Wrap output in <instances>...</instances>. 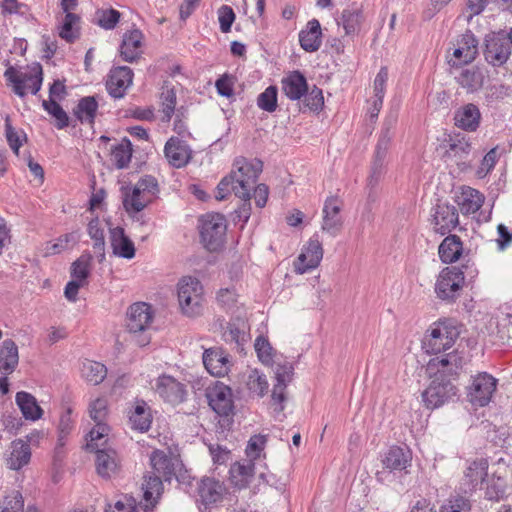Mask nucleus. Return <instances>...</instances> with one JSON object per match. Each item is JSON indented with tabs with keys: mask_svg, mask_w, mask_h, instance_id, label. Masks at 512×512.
Here are the masks:
<instances>
[{
	"mask_svg": "<svg viewBox=\"0 0 512 512\" xmlns=\"http://www.w3.org/2000/svg\"><path fill=\"white\" fill-rule=\"evenodd\" d=\"M262 169L263 163L258 159L236 158L230 174L224 177L217 186V200H223L231 193L243 200L242 205L235 211L236 217L243 223H246L250 218V191Z\"/></svg>",
	"mask_w": 512,
	"mask_h": 512,
	"instance_id": "f257e3e1",
	"label": "nucleus"
},
{
	"mask_svg": "<svg viewBox=\"0 0 512 512\" xmlns=\"http://www.w3.org/2000/svg\"><path fill=\"white\" fill-rule=\"evenodd\" d=\"M463 359L456 353H447L442 358L431 359L428 363L430 372L437 370L434 379L422 393L425 405L430 409L438 408L452 401L457 396V388L446 380L445 376L454 375L462 367Z\"/></svg>",
	"mask_w": 512,
	"mask_h": 512,
	"instance_id": "f03ea898",
	"label": "nucleus"
},
{
	"mask_svg": "<svg viewBox=\"0 0 512 512\" xmlns=\"http://www.w3.org/2000/svg\"><path fill=\"white\" fill-rule=\"evenodd\" d=\"M153 319V309L145 302L134 303L128 308L126 328L138 346L144 347L150 343Z\"/></svg>",
	"mask_w": 512,
	"mask_h": 512,
	"instance_id": "7ed1b4c3",
	"label": "nucleus"
},
{
	"mask_svg": "<svg viewBox=\"0 0 512 512\" xmlns=\"http://www.w3.org/2000/svg\"><path fill=\"white\" fill-rule=\"evenodd\" d=\"M459 335L460 331L453 320H440L427 330L423 347L429 354L446 352L453 347Z\"/></svg>",
	"mask_w": 512,
	"mask_h": 512,
	"instance_id": "20e7f679",
	"label": "nucleus"
},
{
	"mask_svg": "<svg viewBox=\"0 0 512 512\" xmlns=\"http://www.w3.org/2000/svg\"><path fill=\"white\" fill-rule=\"evenodd\" d=\"M178 302L181 312L187 317H197L204 309L203 286L194 277L186 276L177 285Z\"/></svg>",
	"mask_w": 512,
	"mask_h": 512,
	"instance_id": "39448f33",
	"label": "nucleus"
},
{
	"mask_svg": "<svg viewBox=\"0 0 512 512\" xmlns=\"http://www.w3.org/2000/svg\"><path fill=\"white\" fill-rule=\"evenodd\" d=\"M463 269L467 271L469 267L467 265L462 266V268L451 266L441 270L434 287L440 300L451 303L460 296L465 285V271Z\"/></svg>",
	"mask_w": 512,
	"mask_h": 512,
	"instance_id": "423d86ee",
	"label": "nucleus"
},
{
	"mask_svg": "<svg viewBox=\"0 0 512 512\" xmlns=\"http://www.w3.org/2000/svg\"><path fill=\"white\" fill-rule=\"evenodd\" d=\"M199 233L204 247L213 252L224 243L226 220L219 213H208L199 218Z\"/></svg>",
	"mask_w": 512,
	"mask_h": 512,
	"instance_id": "0eeeda50",
	"label": "nucleus"
},
{
	"mask_svg": "<svg viewBox=\"0 0 512 512\" xmlns=\"http://www.w3.org/2000/svg\"><path fill=\"white\" fill-rule=\"evenodd\" d=\"M159 191L157 180L151 175L142 177L132 188L131 193L126 192L123 206L130 213L142 211Z\"/></svg>",
	"mask_w": 512,
	"mask_h": 512,
	"instance_id": "6e6552de",
	"label": "nucleus"
},
{
	"mask_svg": "<svg viewBox=\"0 0 512 512\" xmlns=\"http://www.w3.org/2000/svg\"><path fill=\"white\" fill-rule=\"evenodd\" d=\"M511 39L507 32L499 31L488 34L485 39L484 57L493 66H501L511 55Z\"/></svg>",
	"mask_w": 512,
	"mask_h": 512,
	"instance_id": "1a4fd4ad",
	"label": "nucleus"
},
{
	"mask_svg": "<svg viewBox=\"0 0 512 512\" xmlns=\"http://www.w3.org/2000/svg\"><path fill=\"white\" fill-rule=\"evenodd\" d=\"M4 76L6 80L12 84L13 91L19 97L26 95V90H30L32 94L38 93L41 89L43 77L42 68L37 65L32 72L22 73L17 71L14 67H9Z\"/></svg>",
	"mask_w": 512,
	"mask_h": 512,
	"instance_id": "9d476101",
	"label": "nucleus"
},
{
	"mask_svg": "<svg viewBox=\"0 0 512 512\" xmlns=\"http://www.w3.org/2000/svg\"><path fill=\"white\" fill-rule=\"evenodd\" d=\"M39 433H30L26 436V441L22 439L14 440L4 454L6 466L11 470H20L26 466L31 459L30 443H35L39 439Z\"/></svg>",
	"mask_w": 512,
	"mask_h": 512,
	"instance_id": "9b49d317",
	"label": "nucleus"
},
{
	"mask_svg": "<svg viewBox=\"0 0 512 512\" xmlns=\"http://www.w3.org/2000/svg\"><path fill=\"white\" fill-rule=\"evenodd\" d=\"M496 379L487 373L478 374L469 387V401L479 407L486 406L496 390Z\"/></svg>",
	"mask_w": 512,
	"mask_h": 512,
	"instance_id": "f8f14e48",
	"label": "nucleus"
},
{
	"mask_svg": "<svg viewBox=\"0 0 512 512\" xmlns=\"http://www.w3.org/2000/svg\"><path fill=\"white\" fill-rule=\"evenodd\" d=\"M323 258V247L317 236L312 237L294 261V271L304 274L318 267Z\"/></svg>",
	"mask_w": 512,
	"mask_h": 512,
	"instance_id": "ddd939ff",
	"label": "nucleus"
},
{
	"mask_svg": "<svg viewBox=\"0 0 512 512\" xmlns=\"http://www.w3.org/2000/svg\"><path fill=\"white\" fill-rule=\"evenodd\" d=\"M432 224L434 231L445 235L459 224L458 210L454 205L439 203L433 209Z\"/></svg>",
	"mask_w": 512,
	"mask_h": 512,
	"instance_id": "4468645a",
	"label": "nucleus"
},
{
	"mask_svg": "<svg viewBox=\"0 0 512 512\" xmlns=\"http://www.w3.org/2000/svg\"><path fill=\"white\" fill-rule=\"evenodd\" d=\"M477 54L478 41L471 31H467L457 41V48L453 52V58L448 63L452 67L469 64L475 60Z\"/></svg>",
	"mask_w": 512,
	"mask_h": 512,
	"instance_id": "2eb2a0df",
	"label": "nucleus"
},
{
	"mask_svg": "<svg viewBox=\"0 0 512 512\" xmlns=\"http://www.w3.org/2000/svg\"><path fill=\"white\" fill-rule=\"evenodd\" d=\"M209 406L220 416H229L234 408L231 389L224 384H216L206 393Z\"/></svg>",
	"mask_w": 512,
	"mask_h": 512,
	"instance_id": "dca6fc26",
	"label": "nucleus"
},
{
	"mask_svg": "<svg viewBox=\"0 0 512 512\" xmlns=\"http://www.w3.org/2000/svg\"><path fill=\"white\" fill-rule=\"evenodd\" d=\"M155 391L166 402L179 404L186 396L185 385L169 375H162L156 380Z\"/></svg>",
	"mask_w": 512,
	"mask_h": 512,
	"instance_id": "f3484780",
	"label": "nucleus"
},
{
	"mask_svg": "<svg viewBox=\"0 0 512 512\" xmlns=\"http://www.w3.org/2000/svg\"><path fill=\"white\" fill-rule=\"evenodd\" d=\"M341 209L342 201L338 197L331 196L326 199L323 207L322 230L331 236H336L342 229Z\"/></svg>",
	"mask_w": 512,
	"mask_h": 512,
	"instance_id": "a211bd4d",
	"label": "nucleus"
},
{
	"mask_svg": "<svg viewBox=\"0 0 512 512\" xmlns=\"http://www.w3.org/2000/svg\"><path fill=\"white\" fill-rule=\"evenodd\" d=\"M133 81V71L127 66H120L111 69L106 88L108 93L115 99L122 98Z\"/></svg>",
	"mask_w": 512,
	"mask_h": 512,
	"instance_id": "6ab92c4d",
	"label": "nucleus"
},
{
	"mask_svg": "<svg viewBox=\"0 0 512 512\" xmlns=\"http://www.w3.org/2000/svg\"><path fill=\"white\" fill-rule=\"evenodd\" d=\"M152 473L160 476L165 481H170L176 476L179 460L163 450H155L150 456Z\"/></svg>",
	"mask_w": 512,
	"mask_h": 512,
	"instance_id": "aec40b11",
	"label": "nucleus"
},
{
	"mask_svg": "<svg viewBox=\"0 0 512 512\" xmlns=\"http://www.w3.org/2000/svg\"><path fill=\"white\" fill-rule=\"evenodd\" d=\"M203 364L216 377H223L230 370L229 356L221 348L206 349L203 353Z\"/></svg>",
	"mask_w": 512,
	"mask_h": 512,
	"instance_id": "412c9836",
	"label": "nucleus"
},
{
	"mask_svg": "<svg viewBox=\"0 0 512 512\" xmlns=\"http://www.w3.org/2000/svg\"><path fill=\"white\" fill-rule=\"evenodd\" d=\"M164 153L169 164L175 168L184 167L191 159L190 147L178 137H171L166 142Z\"/></svg>",
	"mask_w": 512,
	"mask_h": 512,
	"instance_id": "4be33fe9",
	"label": "nucleus"
},
{
	"mask_svg": "<svg viewBox=\"0 0 512 512\" xmlns=\"http://www.w3.org/2000/svg\"><path fill=\"white\" fill-rule=\"evenodd\" d=\"M197 492L201 503L207 506L222 500L225 487L219 480L205 477L198 483Z\"/></svg>",
	"mask_w": 512,
	"mask_h": 512,
	"instance_id": "5701e85b",
	"label": "nucleus"
},
{
	"mask_svg": "<svg viewBox=\"0 0 512 512\" xmlns=\"http://www.w3.org/2000/svg\"><path fill=\"white\" fill-rule=\"evenodd\" d=\"M481 113L479 108L472 104H466L455 111V125L465 131L474 132L479 127Z\"/></svg>",
	"mask_w": 512,
	"mask_h": 512,
	"instance_id": "b1692460",
	"label": "nucleus"
},
{
	"mask_svg": "<svg viewBox=\"0 0 512 512\" xmlns=\"http://www.w3.org/2000/svg\"><path fill=\"white\" fill-rule=\"evenodd\" d=\"M364 20L363 8L351 5L342 11L337 24L343 27L346 36H352L360 31Z\"/></svg>",
	"mask_w": 512,
	"mask_h": 512,
	"instance_id": "393cba45",
	"label": "nucleus"
},
{
	"mask_svg": "<svg viewBox=\"0 0 512 512\" xmlns=\"http://www.w3.org/2000/svg\"><path fill=\"white\" fill-rule=\"evenodd\" d=\"M110 244L113 254L118 257L132 259L135 256L134 243L121 227L110 229Z\"/></svg>",
	"mask_w": 512,
	"mask_h": 512,
	"instance_id": "a878e982",
	"label": "nucleus"
},
{
	"mask_svg": "<svg viewBox=\"0 0 512 512\" xmlns=\"http://www.w3.org/2000/svg\"><path fill=\"white\" fill-rule=\"evenodd\" d=\"M283 93L291 100H299L308 92L305 76L300 71H293L281 81Z\"/></svg>",
	"mask_w": 512,
	"mask_h": 512,
	"instance_id": "bb28decb",
	"label": "nucleus"
},
{
	"mask_svg": "<svg viewBox=\"0 0 512 512\" xmlns=\"http://www.w3.org/2000/svg\"><path fill=\"white\" fill-rule=\"evenodd\" d=\"M142 40L143 34L139 29H134L123 35L120 47V53L123 60L133 62L141 56Z\"/></svg>",
	"mask_w": 512,
	"mask_h": 512,
	"instance_id": "cd10ccee",
	"label": "nucleus"
},
{
	"mask_svg": "<svg viewBox=\"0 0 512 512\" xmlns=\"http://www.w3.org/2000/svg\"><path fill=\"white\" fill-rule=\"evenodd\" d=\"M488 461L484 458L472 461L464 472L465 492L473 491L487 477Z\"/></svg>",
	"mask_w": 512,
	"mask_h": 512,
	"instance_id": "c85d7f7f",
	"label": "nucleus"
},
{
	"mask_svg": "<svg viewBox=\"0 0 512 512\" xmlns=\"http://www.w3.org/2000/svg\"><path fill=\"white\" fill-rule=\"evenodd\" d=\"M95 453L97 473L103 478L115 475L119 469L116 451L111 448H102Z\"/></svg>",
	"mask_w": 512,
	"mask_h": 512,
	"instance_id": "c756f323",
	"label": "nucleus"
},
{
	"mask_svg": "<svg viewBox=\"0 0 512 512\" xmlns=\"http://www.w3.org/2000/svg\"><path fill=\"white\" fill-rule=\"evenodd\" d=\"M300 46L306 52L317 51L322 44V30L317 19H312L307 23L306 29L299 33Z\"/></svg>",
	"mask_w": 512,
	"mask_h": 512,
	"instance_id": "7c9ffc66",
	"label": "nucleus"
},
{
	"mask_svg": "<svg viewBox=\"0 0 512 512\" xmlns=\"http://www.w3.org/2000/svg\"><path fill=\"white\" fill-rule=\"evenodd\" d=\"M254 470L255 464L251 460L235 462L229 470L231 483L239 489L247 487L253 478Z\"/></svg>",
	"mask_w": 512,
	"mask_h": 512,
	"instance_id": "2f4dec72",
	"label": "nucleus"
},
{
	"mask_svg": "<svg viewBox=\"0 0 512 512\" xmlns=\"http://www.w3.org/2000/svg\"><path fill=\"white\" fill-rule=\"evenodd\" d=\"M131 427L141 432L148 431L152 423L150 407L143 400H136L129 415Z\"/></svg>",
	"mask_w": 512,
	"mask_h": 512,
	"instance_id": "473e14b6",
	"label": "nucleus"
},
{
	"mask_svg": "<svg viewBox=\"0 0 512 512\" xmlns=\"http://www.w3.org/2000/svg\"><path fill=\"white\" fill-rule=\"evenodd\" d=\"M19 363L18 347L11 339H6L0 346V372L11 374Z\"/></svg>",
	"mask_w": 512,
	"mask_h": 512,
	"instance_id": "72a5a7b5",
	"label": "nucleus"
},
{
	"mask_svg": "<svg viewBox=\"0 0 512 512\" xmlns=\"http://www.w3.org/2000/svg\"><path fill=\"white\" fill-rule=\"evenodd\" d=\"M463 252V243L459 236L448 235L444 238L438 248V254L443 263L451 264L456 262Z\"/></svg>",
	"mask_w": 512,
	"mask_h": 512,
	"instance_id": "f704fd0d",
	"label": "nucleus"
},
{
	"mask_svg": "<svg viewBox=\"0 0 512 512\" xmlns=\"http://www.w3.org/2000/svg\"><path fill=\"white\" fill-rule=\"evenodd\" d=\"M98 112V102L94 96H86L81 98L75 108L73 115L82 124L94 125Z\"/></svg>",
	"mask_w": 512,
	"mask_h": 512,
	"instance_id": "c9c22d12",
	"label": "nucleus"
},
{
	"mask_svg": "<svg viewBox=\"0 0 512 512\" xmlns=\"http://www.w3.org/2000/svg\"><path fill=\"white\" fill-rule=\"evenodd\" d=\"M411 454L398 446H392L385 454L382 463L385 468L393 470H404L410 465Z\"/></svg>",
	"mask_w": 512,
	"mask_h": 512,
	"instance_id": "e433bc0d",
	"label": "nucleus"
},
{
	"mask_svg": "<svg viewBox=\"0 0 512 512\" xmlns=\"http://www.w3.org/2000/svg\"><path fill=\"white\" fill-rule=\"evenodd\" d=\"M16 403L26 419L37 420L41 418L43 410L36 398L30 393L21 391L16 394Z\"/></svg>",
	"mask_w": 512,
	"mask_h": 512,
	"instance_id": "4c0bfd02",
	"label": "nucleus"
},
{
	"mask_svg": "<svg viewBox=\"0 0 512 512\" xmlns=\"http://www.w3.org/2000/svg\"><path fill=\"white\" fill-rule=\"evenodd\" d=\"M160 476L155 475L152 472L144 475V481L142 483L143 496L146 502L155 505L157 498L161 495L163 490V483Z\"/></svg>",
	"mask_w": 512,
	"mask_h": 512,
	"instance_id": "58836bf2",
	"label": "nucleus"
},
{
	"mask_svg": "<svg viewBox=\"0 0 512 512\" xmlns=\"http://www.w3.org/2000/svg\"><path fill=\"white\" fill-rule=\"evenodd\" d=\"M456 79L468 92H475L482 87L484 75L479 68L471 67L462 70Z\"/></svg>",
	"mask_w": 512,
	"mask_h": 512,
	"instance_id": "ea45409f",
	"label": "nucleus"
},
{
	"mask_svg": "<svg viewBox=\"0 0 512 512\" xmlns=\"http://www.w3.org/2000/svg\"><path fill=\"white\" fill-rule=\"evenodd\" d=\"M132 158V144L129 139L123 138L111 150V162L118 168L128 167Z\"/></svg>",
	"mask_w": 512,
	"mask_h": 512,
	"instance_id": "a19ab883",
	"label": "nucleus"
},
{
	"mask_svg": "<svg viewBox=\"0 0 512 512\" xmlns=\"http://www.w3.org/2000/svg\"><path fill=\"white\" fill-rule=\"evenodd\" d=\"M483 195L471 187L463 190L461 201L459 202L462 213L473 214L476 213L483 205Z\"/></svg>",
	"mask_w": 512,
	"mask_h": 512,
	"instance_id": "79ce46f5",
	"label": "nucleus"
},
{
	"mask_svg": "<svg viewBox=\"0 0 512 512\" xmlns=\"http://www.w3.org/2000/svg\"><path fill=\"white\" fill-rule=\"evenodd\" d=\"M82 376L93 385H98L107 376V368L104 364L92 360H86L82 365Z\"/></svg>",
	"mask_w": 512,
	"mask_h": 512,
	"instance_id": "37998d69",
	"label": "nucleus"
},
{
	"mask_svg": "<svg viewBox=\"0 0 512 512\" xmlns=\"http://www.w3.org/2000/svg\"><path fill=\"white\" fill-rule=\"evenodd\" d=\"M78 232H71L58 237L54 242H48L45 247V255H55L71 249L79 242Z\"/></svg>",
	"mask_w": 512,
	"mask_h": 512,
	"instance_id": "c03bdc74",
	"label": "nucleus"
},
{
	"mask_svg": "<svg viewBox=\"0 0 512 512\" xmlns=\"http://www.w3.org/2000/svg\"><path fill=\"white\" fill-rule=\"evenodd\" d=\"M88 234L94 240L93 249L99 262L105 259V238L104 230L100 225L99 219H93L88 224Z\"/></svg>",
	"mask_w": 512,
	"mask_h": 512,
	"instance_id": "a18cd8bd",
	"label": "nucleus"
},
{
	"mask_svg": "<svg viewBox=\"0 0 512 512\" xmlns=\"http://www.w3.org/2000/svg\"><path fill=\"white\" fill-rule=\"evenodd\" d=\"M471 149L472 147L469 140L464 135L457 134L450 137L446 153L449 157L464 159L469 155Z\"/></svg>",
	"mask_w": 512,
	"mask_h": 512,
	"instance_id": "49530a36",
	"label": "nucleus"
},
{
	"mask_svg": "<svg viewBox=\"0 0 512 512\" xmlns=\"http://www.w3.org/2000/svg\"><path fill=\"white\" fill-rule=\"evenodd\" d=\"M91 261L92 255L89 252L83 253L72 263L71 277L85 283L90 274Z\"/></svg>",
	"mask_w": 512,
	"mask_h": 512,
	"instance_id": "de8ad7c7",
	"label": "nucleus"
},
{
	"mask_svg": "<svg viewBox=\"0 0 512 512\" xmlns=\"http://www.w3.org/2000/svg\"><path fill=\"white\" fill-rule=\"evenodd\" d=\"M78 21L79 17L76 14H65L61 25L59 26V36L69 43L74 42L78 38V31L75 28Z\"/></svg>",
	"mask_w": 512,
	"mask_h": 512,
	"instance_id": "09e8293b",
	"label": "nucleus"
},
{
	"mask_svg": "<svg viewBox=\"0 0 512 512\" xmlns=\"http://www.w3.org/2000/svg\"><path fill=\"white\" fill-rule=\"evenodd\" d=\"M42 106L55 119V126L64 129L69 125V116L57 101L43 100Z\"/></svg>",
	"mask_w": 512,
	"mask_h": 512,
	"instance_id": "8fccbe9b",
	"label": "nucleus"
},
{
	"mask_svg": "<svg viewBox=\"0 0 512 512\" xmlns=\"http://www.w3.org/2000/svg\"><path fill=\"white\" fill-rule=\"evenodd\" d=\"M24 500L19 491H11L0 501V512H23Z\"/></svg>",
	"mask_w": 512,
	"mask_h": 512,
	"instance_id": "3c124183",
	"label": "nucleus"
},
{
	"mask_svg": "<svg viewBox=\"0 0 512 512\" xmlns=\"http://www.w3.org/2000/svg\"><path fill=\"white\" fill-rule=\"evenodd\" d=\"M278 90L275 86L267 87L257 98V105L260 109L267 112H274L277 109Z\"/></svg>",
	"mask_w": 512,
	"mask_h": 512,
	"instance_id": "603ef678",
	"label": "nucleus"
},
{
	"mask_svg": "<svg viewBox=\"0 0 512 512\" xmlns=\"http://www.w3.org/2000/svg\"><path fill=\"white\" fill-rule=\"evenodd\" d=\"M120 16V12L115 9L98 10L97 24L106 30L113 29L119 22Z\"/></svg>",
	"mask_w": 512,
	"mask_h": 512,
	"instance_id": "864d4df0",
	"label": "nucleus"
},
{
	"mask_svg": "<svg viewBox=\"0 0 512 512\" xmlns=\"http://www.w3.org/2000/svg\"><path fill=\"white\" fill-rule=\"evenodd\" d=\"M89 414L95 423L106 421L108 415V400L104 397L95 399L89 405Z\"/></svg>",
	"mask_w": 512,
	"mask_h": 512,
	"instance_id": "5fc2aeb1",
	"label": "nucleus"
},
{
	"mask_svg": "<svg viewBox=\"0 0 512 512\" xmlns=\"http://www.w3.org/2000/svg\"><path fill=\"white\" fill-rule=\"evenodd\" d=\"M163 121H170L176 107V93L173 88H167L161 93Z\"/></svg>",
	"mask_w": 512,
	"mask_h": 512,
	"instance_id": "6e6d98bb",
	"label": "nucleus"
},
{
	"mask_svg": "<svg viewBox=\"0 0 512 512\" xmlns=\"http://www.w3.org/2000/svg\"><path fill=\"white\" fill-rule=\"evenodd\" d=\"M108 426L105 421H99L95 427L90 431V440L87 443V449L90 451H97L100 448L98 441L102 440L108 433Z\"/></svg>",
	"mask_w": 512,
	"mask_h": 512,
	"instance_id": "4d7b16f0",
	"label": "nucleus"
},
{
	"mask_svg": "<svg viewBox=\"0 0 512 512\" xmlns=\"http://www.w3.org/2000/svg\"><path fill=\"white\" fill-rule=\"evenodd\" d=\"M108 426L105 421H99L95 427L90 431V440L87 443V449L90 451H97L100 448L98 441L102 440L108 433Z\"/></svg>",
	"mask_w": 512,
	"mask_h": 512,
	"instance_id": "13d9d810",
	"label": "nucleus"
},
{
	"mask_svg": "<svg viewBox=\"0 0 512 512\" xmlns=\"http://www.w3.org/2000/svg\"><path fill=\"white\" fill-rule=\"evenodd\" d=\"M254 347L257 352V356H258L259 360L263 364L269 365L272 363L273 348L266 338H264L263 336H258L255 340Z\"/></svg>",
	"mask_w": 512,
	"mask_h": 512,
	"instance_id": "bf43d9fd",
	"label": "nucleus"
},
{
	"mask_svg": "<svg viewBox=\"0 0 512 512\" xmlns=\"http://www.w3.org/2000/svg\"><path fill=\"white\" fill-rule=\"evenodd\" d=\"M265 443V436L254 435L253 437H251L246 448V454L248 457L247 460H251L253 462L254 460L260 458Z\"/></svg>",
	"mask_w": 512,
	"mask_h": 512,
	"instance_id": "052dcab7",
	"label": "nucleus"
},
{
	"mask_svg": "<svg viewBox=\"0 0 512 512\" xmlns=\"http://www.w3.org/2000/svg\"><path fill=\"white\" fill-rule=\"evenodd\" d=\"M247 386L251 392L263 396L268 388V383L264 376L259 375L257 371H253L248 377Z\"/></svg>",
	"mask_w": 512,
	"mask_h": 512,
	"instance_id": "680f3d73",
	"label": "nucleus"
},
{
	"mask_svg": "<svg viewBox=\"0 0 512 512\" xmlns=\"http://www.w3.org/2000/svg\"><path fill=\"white\" fill-rule=\"evenodd\" d=\"M218 19L221 31L228 33L235 20V13L230 6L222 5L218 10Z\"/></svg>",
	"mask_w": 512,
	"mask_h": 512,
	"instance_id": "e2e57ef3",
	"label": "nucleus"
},
{
	"mask_svg": "<svg viewBox=\"0 0 512 512\" xmlns=\"http://www.w3.org/2000/svg\"><path fill=\"white\" fill-rule=\"evenodd\" d=\"M235 77L229 74L222 75L219 79H217L215 83V87L217 92L221 96L231 97L234 93L233 87L235 84Z\"/></svg>",
	"mask_w": 512,
	"mask_h": 512,
	"instance_id": "0e129e2a",
	"label": "nucleus"
},
{
	"mask_svg": "<svg viewBox=\"0 0 512 512\" xmlns=\"http://www.w3.org/2000/svg\"><path fill=\"white\" fill-rule=\"evenodd\" d=\"M305 105L312 111H318L324 105V97L322 90L314 86L311 91L307 92Z\"/></svg>",
	"mask_w": 512,
	"mask_h": 512,
	"instance_id": "69168bd1",
	"label": "nucleus"
},
{
	"mask_svg": "<svg viewBox=\"0 0 512 512\" xmlns=\"http://www.w3.org/2000/svg\"><path fill=\"white\" fill-rule=\"evenodd\" d=\"M470 503L463 497H456L449 499L447 503L442 505L440 512H469Z\"/></svg>",
	"mask_w": 512,
	"mask_h": 512,
	"instance_id": "338daca9",
	"label": "nucleus"
},
{
	"mask_svg": "<svg viewBox=\"0 0 512 512\" xmlns=\"http://www.w3.org/2000/svg\"><path fill=\"white\" fill-rule=\"evenodd\" d=\"M497 161V150L491 149L483 158L478 170L477 175L482 178L485 177L495 166Z\"/></svg>",
	"mask_w": 512,
	"mask_h": 512,
	"instance_id": "774afa93",
	"label": "nucleus"
}]
</instances>
